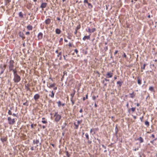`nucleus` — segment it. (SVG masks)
I'll use <instances>...</instances> for the list:
<instances>
[{"label":"nucleus","mask_w":157,"mask_h":157,"mask_svg":"<svg viewBox=\"0 0 157 157\" xmlns=\"http://www.w3.org/2000/svg\"><path fill=\"white\" fill-rule=\"evenodd\" d=\"M51 22V20L50 18H48L45 20V24L47 25H49L50 24Z\"/></svg>","instance_id":"9d476101"},{"label":"nucleus","mask_w":157,"mask_h":157,"mask_svg":"<svg viewBox=\"0 0 157 157\" xmlns=\"http://www.w3.org/2000/svg\"><path fill=\"white\" fill-rule=\"evenodd\" d=\"M88 143L89 144H90L91 143H92V142L90 140H88Z\"/></svg>","instance_id":"8fccbe9b"},{"label":"nucleus","mask_w":157,"mask_h":157,"mask_svg":"<svg viewBox=\"0 0 157 157\" xmlns=\"http://www.w3.org/2000/svg\"><path fill=\"white\" fill-rule=\"evenodd\" d=\"M11 2V0H6L5 1V4L7 5L10 2Z\"/></svg>","instance_id":"2f4dec72"},{"label":"nucleus","mask_w":157,"mask_h":157,"mask_svg":"<svg viewBox=\"0 0 157 157\" xmlns=\"http://www.w3.org/2000/svg\"><path fill=\"white\" fill-rule=\"evenodd\" d=\"M157 140V138H155L154 139V140H153V141H151V143H153V142H154V141H155V140Z\"/></svg>","instance_id":"680f3d73"},{"label":"nucleus","mask_w":157,"mask_h":157,"mask_svg":"<svg viewBox=\"0 0 157 157\" xmlns=\"http://www.w3.org/2000/svg\"><path fill=\"white\" fill-rule=\"evenodd\" d=\"M47 3H45V2L42 3L41 4V5L40 6V7L41 8L43 9V8H45L47 6Z\"/></svg>","instance_id":"f8f14e48"},{"label":"nucleus","mask_w":157,"mask_h":157,"mask_svg":"<svg viewBox=\"0 0 157 157\" xmlns=\"http://www.w3.org/2000/svg\"><path fill=\"white\" fill-rule=\"evenodd\" d=\"M113 73L111 72H107L106 75V77L107 78H112L113 75Z\"/></svg>","instance_id":"423d86ee"},{"label":"nucleus","mask_w":157,"mask_h":157,"mask_svg":"<svg viewBox=\"0 0 157 157\" xmlns=\"http://www.w3.org/2000/svg\"><path fill=\"white\" fill-rule=\"evenodd\" d=\"M149 90L151 92L154 91V88L152 86H150L149 87Z\"/></svg>","instance_id":"c756f323"},{"label":"nucleus","mask_w":157,"mask_h":157,"mask_svg":"<svg viewBox=\"0 0 157 157\" xmlns=\"http://www.w3.org/2000/svg\"><path fill=\"white\" fill-rule=\"evenodd\" d=\"M42 122L43 124H47V121H46L42 120Z\"/></svg>","instance_id":"c03bdc74"},{"label":"nucleus","mask_w":157,"mask_h":157,"mask_svg":"<svg viewBox=\"0 0 157 157\" xmlns=\"http://www.w3.org/2000/svg\"><path fill=\"white\" fill-rule=\"evenodd\" d=\"M90 35L88 36H85L83 38L82 40L84 41H85L86 39L87 40H90Z\"/></svg>","instance_id":"4468645a"},{"label":"nucleus","mask_w":157,"mask_h":157,"mask_svg":"<svg viewBox=\"0 0 157 157\" xmlns=\"http://www.w3.org/2000/svg\"><path fill=\"white\" fill-rule=\"evenodd\" d=\"M71 102L72 105H73L75 103L74 101L73 100V99H72V98H71Z\"/></svg>","instance_id":"4c0bfd02"},{"label":"nucleus","mask_w":157,"mask_h":157,"mask_svg":"<svg viewBox=\"0 0 157 157\" xmlns=\"http://www.w3.org/2000/svg\"><path fill=\"white\" fill-rule=\"evenodd\" d=\"M6 67V64L0 65V75L2 74L5 71Z\"/></svg>","instance_id":"7ed1b4c3"},{"label":"nucleus","mask_w":157,"mask_h":157,"mask_svg":"<svg viewBox=\"0 0 157 157\" xmlns=\"http://www.w3.org/2000/svg\"><path fill=\"white\" fill-rule=\"evenodd\" d=\"M54 117H55L54 121L56 122H58L61 118V115L58 114V112L55 113Z\"/></svg>","instance_id":"f257e3e1"},{"label":"nucleus","mask_w":157,"mask_h":157,"mask_svg":"<svg viewBox=\"0 0 157 157\" xmlns=\"http://www.w3.org/2000/svg\"><path fill=\"white\" fill-rule=\"evenodd\" d=\"M104 80H105V81H108V82H109V79H107L106 78H104Z\"/></svg>","instance_id":"e2e57ef3"},{"label":"nucleus","mask_w":157,"mask_h":157,"mask_svg":"<svg viewBox=\"0 0 157 157\" xmlns=\"http://www.w3.org/2000/svg\"><path fill=\"white\" fill-rule=\"evenodd\" d=\"M118 52V50H116L114 53V55H115Z\"/></svg>","instance_id":"13d9d810"},{"label":"nucleus","mask_w":157,"mask_h":157,"mask_svg":"<svg viewBox=\"0 0 157 157\" xmlns=\"http://www.w3.org/2000/svg\"><path fill=\"white\" fill-rule=\"evenodd\" d=\"M96 97H95V96H93V97H92V99L93 100H95V99H96Z\"/></svg>","instance_id":"de8ad7c7"},{"label":"nucleus","mask_w":157,"mask_h":157,"mask_svg":"<svg viewBox=\"0 0 157 157\" xmlns=\"http://www.w3.org/2000/svg\"><path fill=\"white\" fill-rule=\"evenodd\" d=\"M83 112V110L82 108H81L79 110L80 113H82Z\"/></svg>","instance_id":"338daca9"},{"label":"nucleus","mask_w":157,"mask_h":157,"mask_svg":"<svg viewBox=\"0 0 157 157\" xmlns=\"http://www.w3.org/2000/svg\"><path fill=\"white\" fill-rule=\"evenodd\" d=\"M136 140L139 141L140 143H143L144 141L143 139L141 137H139Z\"/></svg>","instance_id":"ddd939ff"},{"label":"nucleus","mask_w":157,"mask_h":157,"mask_svg":"<svg viewBox=\"0 0 157 157\" xmlns=\"http://www.w3.org/2000/svg\"><path fill=\"white\" fill-rule=\"evenodd\" d=\"M0 140H1L2 141V142L4 143L5 142H6L7 141V137H2L0 138Z\"/></svg>","instance_id":"6e6552de"},{"label":"nucleus","mask_w":157,"mask_h":157,"mask_svg":"<svg viewBox=\"0 0 157 157\" xmlns=\"http://www.w3.org/2000/svg\"><path fill=\"white\" fill-rule=\"evenodd\" d=\"M80 25H78L77 26L76 30H78L79 29H80Z\"/></svg>","instance_id":"58836bf2"},{"label":"nucleus","mask_w":157,"mask_h":157,"mask_svg":"<svg viewBox=\"0 0 157 157\" xmlns=\"http://www.w3.org/2000/svg\"><path fill=\"white\" fill-rule=\"evenodd\" d=\"M39 143V140L38 139H34L33 141V143L34 144H37Z\"/></svg>","instance_id":"9b49d317"},{"label":"nucleus","mask_w":157,"mask_h":157,"mask_svg":"<svg viewBox=\"0 0 157 157\" xmlns=\"http://www.w3.org/2000/svg\"><path fill=\"white\" fill-rule=\"evenodd\" d=\"M40 96L38 94H36L34 96L33 98L35 100H36L39 99Z\"/></svg>","instance_id":"1a4fd4ad"},{"label":"nucleus","mask_w":157,"mask_h":157,"mask_svg":"<svg viewBox=\"0 0 157 157\" xmlns=\"http://www.w3.org/2000/svg\"><path fill=\"white\" fill-rule=\"evenodd\" d=\"M30 34V33L29 32H27L25 33V34L26 35H29Z\"/></svg>","instance_id":"5fc2aeb1"},{"label":"nucleus","mask_w":157,"mask_h":157,"mask_svg":"<svg viewBox=\"0 0 157 157\" xmlns=\"http://www.w3.org/2000/svg\"><path fill=\"white\" fill-rule=\"evenodd\" d=\"M88 94H87L86 95V98H85V97H84L83 98V101H84L86 99H88Z\"/></svg>","instance_id":"c9c22d12"},{"label":"nucleus","mask_w":157,"mask_h":157,"mask_svg":"<svg viewBox=\"0 0 157 157\" xmlns=\"http://www.w3.org/2000/svg\"><path fill=\"white\" fill-rule=\"evenodd\" d=\"M123 56L124 57H125V58H126V57H127V56H126V55L124 53Z\"/></svg>","instance_id":"0e129e2a"},{"label":"nucleus","mask_w":157,"mask_h":157,"mask_svg":"<svg viewBox=\"0 0 157 157\" xmlns=\"http://www.w3.org/2000/svg\"><path fill=\"white\" fill-rule=\"evenodd\" d=\"M27 29L29 30H32L33 29V26L30 25H28L27 27Z\"/></svg>","instance_id":"2eb2a0df"},{"label":"nucleus","mask_w":157,"mask_h":157,"mask_svg":"<svg viewBox=\"0 0 157 157\" xmlns=\"http://www.w3.org/2000/svg\"><path fill=\"white\" fill-rule=\"evenodd\" d=\"M49 86L48 85H47V86L48 88H51L52 87H54L56 85V84L55 83H53L52 84H50L49 83Z\"/></svg>","instance_id":"a211bd4d"},{"label":"nucleus","mask_w":157,"mask_h":157,"mask_svg":"<svg viewBox=\"0 0 157 157\" xmlns=\"http://www.w3.org/2000/svg\"><path fill=\"white\" fill-rule=\"evenodd\" d=\"M12 115H13V116L14 117H17V115L16 114L13 113V114H12Z\"/></svg>","instance_id":"a18cd8bd"},{"label":"nucleus","mask_w":157,"mask_h":157,"mask_svg":"<svg viewBox=\"0 0 157 157\" xmlns=\"http://www.w3.org/2000/svg\"><path fill=\"white\" fill-rule=\"evenodd\" d=\"M14 61L11 59L9 62V71H11L13 70V69L14 68Z\"/></svg>","instance_id":"f03ea898"},{"label":"nucleus","mask_w":157,"mask_h":157,"mask_svg":"<svg viewBox=\"0 0 157 157\" xmlns=\"http://www.w3.org/2000/svg\"><path fill=\"white\" fill-rule=\"evenodd\" d=\"M102 147L104 148L105 149H106V147L103 144L102 145Z\"/></svg>","instance_id":"603ef678"},{"label":"nucleus","mask_w":157,"mask_h":157,"mask_svg":"<svg viewBox=\"0 0 157 157\" xmlns=\"http://www.w3.org/2000/svg\"><path fill=\"white\" fill-rule=\"evenodd\" d=\"M8 113L10 115H12V112L10 110H9L8 111Z\"/></svg>","instance_id":"79ce46f5"},{"label":"nucleus","mask_w":157,"mask_h":157,"mask_svg":"<svg viewBox=\"0 0 157 157\" xmlns=\"http://www.w3.org/2000/svg\"><path fill=\"white\" fill-rule=\"evenodd\" d=\"M126 106L127 107V108H128L129 104H128V102H127V103Z\"/></svg>","instance_id":"69168bd1"},{"label":"nucleus","mask_w":157,"mask_h":157,"mask_svg":"<svg viewBox=\"0 0 157 157\" xmlns=\"http://www.w3.org/2000/svg\"><path fill=\"white\" fill-rule=\"evenodd\" d=\"M75 52L76 53V54H78V51L77 49H75Z\"/></svg>","instance_id":"09e8293b"},{"label":"nucleus","mask_w":157,"mask_h":157,"mask_svg":"<svg viewBox=\"0 0 157 157\" xmlns=\"http://www.w3.org/2000/svg\"><path fill=\"white\" fill-rule=\"evenodd\" d=\"M137 83L139 85L141 84L142 83V79L138 77H137Z\"/></svg>","instance_id":"f3484780"},{"label":"nucleus","mask_w":157,"mask_h":157,"mask_svg":"<svg viewBox=\"0 0 157 157\" xmlns=\"http://www.w3.org/2000/svg\"><path fill=\"white\" fill-rule=\"evenodd\" d=\"M63 40V39L62 38H61L60 39V40H59V42L60 43L61 42H62Z\"/></svg>","instance_id":"052dcab7"},{"label":"nucleus","mask_w":157,"mask_h":157,"mask_svg":"<svg viewBox=\"0 0 157 157\" xmlns=\"http://www.w3.org/2000/svg\"><path fill=\"white\" fill-rule=\"evenodd\" d=\"M74 126H75V127H74V129H77L78 128V124H76L75 122H74L73 124Z\"/></svg>","instance_id":"412c9836"},{"label":"nucleus","mask_w":157,"mask_h":157,"mask_svg":"<svg viewBox=\"0 0 157 157\" xmlns=\"http://www.w3.org/2000/svg\"><path fill=\"white\" fill-rule=\"evenodd\" d=\"M12 71L13 72L14 75H18L17 73V71L16 69H14V68H13Z\"/></svg>","instance_id":"aec40b11"},{"label":"nucleus","mask_w":157,"mask_h":157,"mask_svg":"<svg viewBox=\"0 0 157 157\" xmlns=\"http://www.w3.org/2000/svg\"><path fill=\"white\" fill-rule=\"evenodd\" d=\"M75 94V93H74L73 94H70V95L71 96V98H72V99H73V97L74 96Z\"/></svg>","instance_id":"37998d69"},{"label":"nucleus","mask_w":157,"mask_h":157,"mask_svg":"<svg viewBox=\"0 0 157 157\" xmlns=\"http://www.w3.org/2000/svg\"><path fill=\"white\" fill-rule=\"evenodd\" d=\"M67 56V55H66V56H65L64 55H63V58H64V59L65 60H67L66 59V58H66V57H65V56Z\"/></svg>","instance_id":"864d4df0"},{"label":"nucleus","mask_w":157,"mask_h":157,"mask_svg":"<svg viewBox=\"0 0 157 157\" xmlns=\"http://www.w3.org/2000/svg\"><path fill=\"white\" fill-rule=\"evenodd\" d=\"M57 103L58 104V107H60L61 105V102L60 101H59L57 102Z\"/></svg>","instance_id":"f704fd0d"},{"label":"nucleus","mask_w":157,"mask_h":157,"mask_svg":"<svg viewBox=\"0 0 157 157\" xmlns=\"http://www.w3.org/2000/svg\"><path fill=\"white\" fill-rule=\"evenodd\" d=\"M8 123L10 125H13L15 122L14 118L12 119L11 117H9L7 118Z\"/></svg>","instance_id":"39448f33"},{"label":"nucleus","mask_w":157,"mask_h":157,"mask_svg":"<svg viewBox=\"0 0 157 157\" xmlns=\"http://www.w3.org/2000/svg\"><path fill=\"white\" fill-rule=\"evenodd\" d=\"M129 95H130V98H133L135 97V94H134V92H133L132 93L129 94Z\"/></svg>","instance_id":"b1692460"},{"label":"nucleus","mask_w":157,"mask_h":157,"mask_svg":"<svg viewBox=\"0 0 157 157\" xmlns=\"http://www.w3.org/2000/svg\"><path fill=\"white\" fill-rule=\"evenodd\" d=\"M23 105H26V106H28L29 105V103L28 101L26 100V101L23 103Z\"/></svg>","instance_id":"cd10ccee"},{"label":"nucleus","mask_w":157,"mask_h":157,"mask_svg":"<svg viewBox=\"0 0 157 157\" xmlns=\"http://www.w3.org/2000/svg\"><path fill=\"white\" fill-rule=\"evenodd\" d=\"M82 120H80V121L78 120L77 121V124H78L79 125L82 122Z\"/></svg>","instance_id":"72a5a7b5"},{"label":"nucleus","mask_w":157,"mask_h":157,"mask_svg":"<svg viewBox=\"0 0 157 157\" xmlns=\"http://www.w3.org/2000/svg\"><path fill=\"white\" fill-rule=\"evenodd\" d=\"M66 155L67 157H70V155L69 154L68 151L66 152Z\"/></svg>","instance_id":"e433bc0d"},{"label":"nucleus","mask_w":157,"mask_h":157,"mask_svg":"<svg viewBox=\"0 0 157 157\" xmlns=\"http://www.w3.org/2000/svg\"><path fill=\"white\" fill-rule=\"evenodd\" d=\"M21 79V77L18 75H14L13 80L14 82L18 83L20 81Z\"/></svg>","instance_id":"20e7f679"},{"label":"nucleus","mask_w":157,"mask_h":157,"mask_svg":"<svg viewBox=\"0 0 157 157\" xmlns=\"http://www.w3.org/2000/svg\"><path fill=\"white\" fill-rule=\"evenodd\" d=\"M43 35V34L42 33L40 32L39 33L37 36V38L39 40H41L42 38Z\"/></svg>","instance_id":"0eeeda50"},{"label":"nucleus","mask_w":157,"mask_h":157,"mask_svg":"<svg viewBox=\"0 0 157 157\" xmlns=\"http://www.w3.org/2000/svg\"><path fill=\"white\" fill-rule=\"evenodd\" d=\"M136 107H132L130 109H131V111H132V112H134L136 110Z\"/></svg>","instance_id":"473e14b6"},{"label":"nucleus","mask_w":157,"mask_h":157,"mask_svg":"<svg viewBox=\"0 0 157 157\" xmlns=\"http://www.w3.org/2000/svg\"><path fill=\"white\" fill-rule=\"evenodd\" d=\"M19 36L22 38L23 40H24L25 38L24 34L22 33L21 32L19 33Z\"/></svg>","instance_id":"dca6fc26"},{"label":"nucleus","mask_w":157,"mask_h":157,"mask_svg":"<svg viewBox=\"0 0 157 157\" xmlns=\"http://www.w3.org/2000/svg\"><path fill=\"white\" fill-rule=\"evenodd\" d=\"M145 124L147 126V127H148L149 126V123L147 121H146L145 122Z\"/></svg>","instance_id":"a878e982"},{"label":"nucleus","mask_w":157,"mask_h":157,"mask_svg":"<svg viewBox=\"0 0 157 157\" xmlns=\"http://www.w3.org/2000/svg\"><path fill=\"white\" fill-rule=\"evenodd\" d=\"M68 46H69L70 47H72V44H71V43H69V45H68Z\"/></svg>","instance_id":"6e6d98bb"},{"label":"nucleus","mask_w":157,"mask_h":157,"mask_svg":"<svg viewBox=\"0 0 157 157\" xmlns=\"http://www.w3.org/2000/svg\"><path fill=\"white\" fill-rule=\"evenodd\" d=\"M58 57H59V59L60 60H61L62 59V52H60L58 55H57Z\"/></svg>","instance_id":"5701e85b"},{"label":"nucleus","mask_w":157,"mask_h":157,"mask_svg":"<svg viewBox=\"0 0 157 157\" xmlns=\"http://www.w3.org/2000/svg\"><path fill=\"white\" fill-rule=\"evenodd\" d=\"M88 8L89 9H91L93 7V6L90 3H88Z\"/></svg>","instance_id":"c85d7f7f"},{"label":"nucleus","mask_w":157,"mask_h":157,"mask_svg":"<svg viewBox=\"0 0 157 157\" xmlns=\"http://www.w3.org/2000/svg\"><path fill=\"white\" fill-rule=\"evenodd\" d=\"M96 29L95 28L92 29L91 30V33H93L96 31Z\"/></svg>","instance_id":"a19ab883"},{"label":"nucleus","mask_w":157,"mask_h":157,"mask_svg":"<svg viewBox=\"0 0 157 157\" xmlns=\"http://www.w3.org/2000/svg\"><path fill=\"white\" fill-rule=\"evenodd\" d=\"M55 32L56 33L58 34H60L61 33V30L59 29H56V30Z\"/></svg>","instance_id":"6ab92c4d"},{"label":"nucleus","mask_w":157,"mask_h":157,"mask_svg":"<svg viewBox=\"0 0 157 157\" xmlns=\"http://www.w3.org/2000/svg\"><path fill=\"white\" fill-rule=\"evenodd\" d=\"M143 118H144V117L143 116H142L140 118V120H141V122L143 121Z\"/></svg>","instance_id":"3c124183"},{"label":"nucleus","mask_w":157,"mask_h":157,"mask_svg":"<svg viewBox=\"0 0 157 157\" xmlns=\"http://www.w3.org/2000/svg\"><path fill=\"white\" fill-rule=\"evenodd\" d=\"M131 109V108H128V112L129 113L131 112V109Z\"/></svg>","instance_id":"bf43d9fd"},{"label":"nucleus","mask_w":157,"mask_h":157,"mask_svg":"<svg viewBox=\"0 0 157 157\" xmlns=\"http://www.w3.org/2000/svg\"><path fill=\"white\" fill-rule=\"evenodd\" d=\"M30 149L32 150V151H33L34 150V148H33V147H31L30 148Z\"/></svg>","instance_id":"774afa93"},{"label":"nucleus","mask_w":157,"mask_h":157,"mask_svg":"<svg viewBox=\"0 0 157 157\" xmlns=\"http://www.w3.org/2000/svg\"><path fill=\"white\" fill-rule=\"evenodd\" d=\"M88 32L89 33H91V29L90 28H88Z\"/></svg>","instance_id":"4d7b16f0"},{"label":"nucleus","mask_w":157,"mask_h":157,"mask_svg":"<svg viewBox=\"0 0 157 157\" xmlns=\"http://www.w3.org/2000/svg\"><path fill=\"white\" fill-rule=\"evenodd\" d=\"M122 83L123 82H121L120 81H118L117 82V84L119 85V86L120 87H121V86Z\"/></svg>","instance_id":"393cba45"},{"label":"nucleus","mask_w":157,"mask_h":157,"mask_svg":"<svg viewBox=\"0 0 157 157\" xmlns=\"http://www.w3.org/2000/svg\"><path fill=\"white\" fill-rule=\"evenodd\" d=\"M84 3H88L89 2H88V0H84L83 2Z\"/></svg>","instance_id":"49530a36"},{"label":"nucleus","mask_w":157,"mask_h":157,"mask_svg":"<svg viewBox=\"0 0 157 157\" xmlns=\"http://www.w3.org/2000/svg\"><path fill=\"white\" fill-rule=\"evenodd\" d=\"M51 94H49V96H50L52 98H54L55 93L53 91H52L51 92Z\"/></svg>","instance_id":"4be33fe9"},{"label":"nucleus","mask_w":157,"mask_h":157,"mask_svg":"<svg viewBox=\"0 0 157 157\" xmlns=\"http://www.w3.org/2000/svg\"><path fill=\"white\" fill-rule=\"evenodd\" d=\"M146 64H144L143 65V67H142L141 68L143 70L145 69V67L146 66Z\"/></svg>","instance_id":"ea45409f"},{"label":"nucleus","mask_w":157,"mask_h":157,"mask_svg":"<svg viewBox=\"0 0 157 157\" xmlns=\"http://www.w3.org/2000/svg\"><path fill=\"white\" fill-rule=\"evenodd\" d=\"M19 16L21 18L23 17V15L21 12H20L19 13Z\"/></svg>","instance_id":"bb28decb"},{"label":"nucleus","mask_w":157,"mask_h":157,"mask_svg":"<svg viewBox=\"0 0 157 157\" xmlns=\"http://www.w3.org/2000/svg\"><path fill=\"white\" fill-rule=\"evenodd\" d=\"M85 136H86V139L87 140H89V135H88V134L87 133H86L85 134Z\"/></svg>","instance_id":"7c9ffc66"}]
</instances>
